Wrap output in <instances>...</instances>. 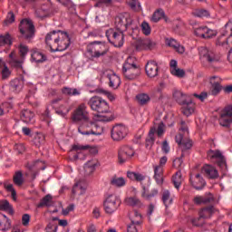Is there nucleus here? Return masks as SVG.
<instances>
[{"label":"nucleus","instance_id":"nucleus-1","mask_svg":"<svg viewBox=\"0 0 232 232\" xmlns=\"http://www.w3.org/2000/svg\"><path fill=\"white\" fill-rule=\"evenodd\" d=\"M88 105L92 111L98 112L97 117L100 122H111V121H113V112L110 110L108 102L102 97H92L88 102Z\"/></svg>","mask_w":232,"mask_h":232},{"label":"nucleus","instance_id":"nucleus-2","mask_svg":"<svg viewBox=\"0 0 232 232\" xmlns=\"http://www.w3.org/2000/svg\"><path fill=\"white\" fill-rule=\"evenodd\" d=\"M184 135H189V130H188V126H186V122L181 121L180 131L178 135H176L175 139L182 153L181 158H177L174 160L173 166L175 168H180L182 166V157H184V153L188 151V150H191V148H193V141H191V140L184 139Z\"/></svg>","mask_w":232,"mask_h":232},{"label":"nucleus","instance_id":"nucleus-3","mask_svg":"<svg viewBox=\"0 0 232 232\" xmlns=\"http://www.w3.org/2000/svg\"><path fill=\"white\" fill-rule=\"evenodd\" d=\"M123 77L128 81H135L140 76V67L137 65L135 57L129 56L122 65Z\"/></svg>","mask_w":232,"mask_h":232},{"label":"nucleus","instance_id":"nucleus-4","mask_svg":"<svg viewBox=\"0 0 232 232\" xmlns=\"http://www.w3.org/2000/svg\"><path fill=\"white\" fill-rule=\"evenodd\" d=\"M78 131L81 135H102V127L98 126L97 123L90 121V118L82 121V123L78 127Z\"/></svg>","mask_w":232,"mask_h":232},{"label":"nucleus","instance_id":"nucleus-5","mask_svg":"<svg viewBox=\"0 0 232 232\" xmlns=\"http://www.w3.org/2000/svg\"><path fill=\"white\" fill-rule=\"evenodd\" d=\"M198 55L202 63H208L209 64H215L220 61V55L208 47H199Z\"/></svg>","mask_w":232,"mask_h":232},{"label":"nucleus","instance_id":"nucleus-6","mask_svg":"<svg viewBox=\"0 0 232 232\" xmlns=\"http://www.w3.org/2000/svg\"><path fill=\"white\" fill-rule=\"evenodd\" d=\"M121 206V198L119 196L115 194H110L106 197L104 202H103V208L105 210V213L108 215H111L112 213H115L117 209H119Z\"/></svg>","mask_w":232,"mask_h":232},{"label":"nucleus","instance_id":"nucleus-7","mask_svg":"<svg viewBox=\"0 0 232 232\" xmlns=\"http://www.w3.org/2000/svg\"><path fill=\"white\" fill-rule=\"evenodd\" d=\"M20 34H22L23 37L26 39V41H30V39H34L35 35V26L34 25V22L30 19H24L20 22L19 26Z\"/></svg>","mask_w":232,"mask_h":232},{"label":"nucleus","instance_id":"nucleus-8","mask_svg":"<svg viewBox=\"0 0 232 232\" xmlns=\"http://www.w3.org/2000/svg\"><path fill=\"white\" fill-rule=\"evenodd\" d=\"M106 37L109 43L116 48H121L124 44V31L109 29L106 31Z\"/></svg>","mask_w":232,"mask_h":232},{"label":"nucleus","instance_id":"nucleus-9","mask_svg":"<svg viewBox=\"0 0 232 232\" xmlns=\"http://www.w3.org/2000/svg\"><path fill=\"white\" fill-rule=\"evenodd\" d=\"M131 23H133V20L130 14L125 13L123 14H120L115 18L116 30H119L120 32H126L128 30V26H131Z\"/></svg>","mask_w":232,"mask_h":232},{"label":"nucleus","instance_id":"nucleus-10","mask_svg":"<svg viewBox=\"0 0 232 232\" xmlns=\"http://www.w3.org/2000/svg\"><path fill=\"white\" fill-rule=\"evenodd\" d=\"M86 104L81 103L72 112V121L73 122H83L84 121H88L90 119V114L88 111H86Z\"/></svg>","mask_w":232,"mask_h":232},{"label":"nucleus","instance_id":"nucleus-11","mask_svg":"<svg viewBox=\"0 0 232 232\" xmlns=\"http://www.w3.org/2000/svg\"><path fill=\"white\" fill-rule=\"evenodd\" d=\"M216 44L218 46H224L228 51L227 60L232 63V35H230L228 38L226 37V34H223L221 36H219L216 42Z\"/></svg>","mask_w":232,"mask_h":232},{"label":"nucleus","instance_id":"nucleus-12","mask_svg":"<svg viewBox=\"0 0 232 232\" xmlns=\"http://www.w3.org/2000/svg\"><path fill=\"white\" fill-rule=\"evenodd\" d=\"M135 155V150L130 146H122L118 152V160L120 164H124L127 160H130L131 157Z\"/></svg>","mask_w":232,"mask_h":232},{"label":"nucleus","instance_id":"nucleus-13","mask_svg":"<svg viewBox=\"0 0 232 232\" xmlns=\"http://www.w3.org/2000/svg\"><path fill=\"white\" fill-rule=\"evenodd\" d=\"M232 122V106L226 107L220 113L219 124L223 128H229Z\"/></svg>","mask_w":232,"mask_h":232},{"label":"nucleus","instance_id":"nucleus-14","mask_svg":"<svg viewBox=\"0 0 232 232\" xmlns=\"http://www.w3.org/2000/svg\"><path fill=\"white\" fill-rule=\"evenodd\" d=\"M61 32L62 31H53L47 34V35L45 36V43L47 46H49L51 52H55V46H57V42L59 41V39H61V37H63Z\"/></svg>","mask_w":232,"mask_h":232},{"label":"nucleus","instance_id":"nucleus-15","mask_svg":"<svg viewBox=\"0 0 232 232\" xmlns=\"http://www.w3.org/2000/svg\"><path fill=\"white\" fill-rule=\"evenodd\" d=\"M128 135V128L122 124L115 125L111 130L112 140H122Z\"/></svg>","mask_w":232,"mask_h":232},{"label":"nucleus","instance_id":"nucleus-16","mask_svg":"<svg viewBox=\"0 0 232 232\" xmlns=\"http://www.w3.org/2000/svg\"><path fill=\"white\" fill-rule=\"evenodd\" d=\"M60 35L62 37L56 42L57 46L54 47V52H64V50H67L68 46L71 44L68 33L61 31Z\"/></svg>","mask_w":232,"mask_h":232},{"label":"nucleus","instance_id":"nucleus-17","mask_svg":"<svg viewBox=\"0 0 232 232\" xmlns=\"http://www.w3.org/2000/svg\"><path fill=\"white\" fill-rule=\"evenodd\" d=\"M155 48V42L150 39H139L136 42L137 50H153Z\"/></svg>","mask_w":232,"mask_h":232},{"label":"nucleus","instance_id":"nucleus-18","mask_svg":"<svg viewBox=\"0 0 232 232\" xmlns=\"http://www.w3.org/2000/svg\"><path fill=\"white\" fill-rule=\"evenodd\" d=\"M145 72L148 77H157L159 75V64H157V62L149 61L145 66Z\"/></svg>","mask_w":232,"mask_h":232},{"label":"nucleus","instance_id":"nucleus-19","mask_svg":"<svg viewBox=\"0 0 232 232\" xmlns=\"http://www.w3.org/2000/svg\"><path fill=\"white\" fill-rule=\"evenodd\" d=\"M10 61L9 64L11 67H13L14 70H19L24 73V70L23 69V64L24 63V58H17L14 57V53H11L9 54Z\"/></svg>","mask_w":232,"mask_h":232},{"label":"nucleus","instance_id":"nucleus-20","mask_svg":"<svg viewBox=\"0 0 232 232\" xmlns=\"http://www.w3.org/2000/svg\"><path fill=\"white\" fill-rule=\"evenodd\" d=\"M190 184L195 188V189H203L206 186V180L200 176V174H196L195 176H190Z\"/></svg>","mask_w":232,"mask_h":232},{"label":"nucleus","instance_id":"nucleus-21","mask_svg":"<svg viewBox=\"0 0 232 232\" xmlns=\"http://www.w3.org/2000/svg\"><path fill=\"white\" fill-rule=\"evenodd\" d=\"M181 106V111L185 117H189L190 115H193L195 113V102L191 101V99L188 100L185 103H183Z\"/></svg>","mask_w":232,"mask_h":232},{"label":"nucleus","instance_id":"nucleus-22","mask_svg":"<svg viewBox=\"0 0 232 232\" xmlns=\"http://www.w3.org/2000/svg\"><path fill=\"white\" fill-rule=\"evenodd\" d=\"M34 117L35 113L28 109L23 110L21 112V119L26 124H34L35 122Z\"/></svg>","mask_w":232,"mask_h":232},{"label":"nucleus","instance_id":"nucleus-23","mask_svg":"<svg viewBox=\"0 0 232 232\" xmlns=\"http://www.w3.org/2000/svg\"><path fill=\"white\" fill-rule=\"evenodd\" d=\"M154 179L160 186H162L164 182V168L162 166L154 165Z\"/></svg>","mask_w":232,"mask_h":232},{"label":"nucleus","instance_id":"nucleus-24","mask_svg":"<svg viewBox=\"0 0 232 232\" xmlns=\"http://www.w3.org/2000/svg\"><path fill=\"white\" fill-rule=\"evenodd\" d=\"M124 203L126 204V206H130V208H142V206H144L142 201H140V198H137V196L127 197L124 199Z\"/></svg>","mask_w":232,"mask_h":232},{"label":"nucleus","instance_id":"nucleus-25","mask_svg":"<svg viewBox=\"0 0 232 232\" xmlns=\"http://www.w3.org/2000/svg\"><path fill=\"white\" fill-rule=\"evenodd\" d=\"M215 198L212 194H208L206 196H196L193 198L194 204L200 206V204H211Z\"/></svg>","mask_w":232,"mask_h":232},{"label":"nucleus","instance_id":"nucleus-26","mask_svg":"<svg viewBox=\"0 0 232 232\" xmlns=\"http://www.w3.org/2000/svg\"><path fill=\"white\" fill-rule=\"evenodd\" d=\"M173 99L177 101L179 104H185L188 101H189L190 96L182 92V91L176 90L173 92Z\"/></svg>","mask_w":232,"mask_h":232},{"label":"nucleus","instance_id":"nucleus-27","mask_svg":"<svg viewBox=\"0 0 232 232\" xmlns=\"http://www.w3.org/2000/svg\"><path fill=\"white\" fill-rule=\"evenodd\" d=\"M202 171L208 179H218V170L211 165H205Z\"/></svg>","mask_w":232,"mask_h":232},{"label":"nucleus","instance_id":"nucleus-28","mask_svg":"<svg viewBox=\"0 0 232 232\" xmlns=\"http://www.w3.org/2000/svg\"><path fill=\"white\" fill-rule=\"evenodd\" d=\"M166 44L170 46V48H173L178 53L182 54L184 52H186V48L173 38L166 40Z\"/></svg>","mask_w":232,"mask_h":232},{"label":"nucleus","instance_id":"nucleus-29","mask_svg":"<svg viewBox=\"0 0 232 232\" xmlns=\"http://www.w3.org/2000/svg\"><path fill=\"white\" fill-rule=\"evenodd\" d=\"M70 103L68 102H63L59 107L55 109V112L57 115H60L61 117H66L68 113H70Z\"/></svg>","mask_w":232,"mask_h":232},{"label":"nucleus","instance_id":"nucleus-30","mask_svg":"<svg viewBox=\"0 0 232 232\" xmlns=\"http://www.w3.org/2000/svg\"><path fill=\"white\" fill-rule=\"evenodd\" d=\"M109 86L112 90H117L121 86V78L117 74H109Z\"/></svg>","mask_w":232,"mask_h":232},{"label":"nucleus","instance_id":"nucleus-31","mask_svg":"<svg viewBox=\"0 0 232 232\" xmlns=\"http://www.w3.org/2000/svg\"><path fill=\"white\" fill-rule=\"evenodd\" d=\"M136 101L140 106H146L150 104L151 98L148 93L142 92L136 95Z\"/></svg>","mask_w":232,"mask_h":232},{"label":"nucleus","instance_id":"nucleus-32","mask_svg":"<svg viewBox=\"0 0 232 232\" xmlns=\"http://www.w3.org/2000/svg\"><path fill=\"white\" fill-rule=\"evenodd\" d=\"M215 211H217V208L213 206L205 208L199 211V218H211V216Z\"/></svg>","mask_w":232,"mask_h":232},{"label":"nucleus","instance_id":"nucleus-33","mask_svg":"<svg viewBox=\"0 0 232 232\" xmlns=\"http://www.w3.org/2000/svg\"><path fill=\"white\" fill-rule=\"evenodd\" d=\"M130 224H134L136 226H140L142 224V215L140 212L134 210L130 215Z\"/></svg>","mask_w":232,"mask_h":232},{"label":"nucleus","instance_id":"nucleus-34","mask_svg":"<svg viewBox=\"0 0 232 232\" xmlns=\"http://www.w3.org/2000/svg\"><path fill=\"white\" fill-rule=\"evenodd\" d=\"M111 185L114 188H124L126 186V179L122 177L113 176L111 179Z\"/></svg>","mask_w":232,"mask_h":232},{"label":"nucleus","instance_id":"nucleus-35","mask_svg":"<svg viewBox=\"0 0 232 232\" xmlns=\"http://www.w3.org/2000/svg\"><path fill=\"white\" fill-rule=\"evenodd\" d=\"M155 133H157V129L152 127L149 131V139L146 140L145 146L148 150L151 149L155 142Z\"/></svg>","mask_w":232,"mask_h":232},{"label":"nucleus","instance_id":"nucleus-36","mask_svg":"<svg viewBox=\"0 0 232 232\" xmlns=\"http://www.w3.org/2000/svg\"><path fill=\"white\" fill-rule=\"evenodd\" d=\"M97 167V160H92L87 161L84 165V171L85 175H92L93 171H95V168Z\"/></svg>","mask_w":232,"mask_h":232},{"label":"nucleus","instance_id":"nucleus-37","mask_svg":"<svg viewBox=\"0 0 232 232\" xmlns=\"http://www.w3.org/2000/svg\"><path fill=\"white\" fill-rule=\"evenodd\" d=\"M127 177L130 180H136L137 182H142V180H146V176L140 172L127 171Z\"/></svg>","mask_w":232,"mask_h":232},{"label":"nucleus","instance_id":"nucleus-38","mask_svg":"<svg viewBox=\"0 0 232 232\" xmlns=\"http://www.w3.org/2000/svg\"><path fill=\"white\" fill-rule=\"evenodd\" d=\"M27 168L30 169V171H34V169H36L37 171L41 169H45L46 167L44 166V161L36 160L33 163H27Z\"/></svg>","mask_w":232,"mask_h":232},{"label":"nucleus","instance_id":"nucleus-39","mask_svg":"<svg viewBox=\"0 0 232 232\" xmlns=\"http://www.w3.org/2000/svg\"><path fill=\"white\" fill-rule=\"evenodd\" d=\"M51 206H53V198L48 194L40 201L37 208H51Z\"/></svg>","mask_w":232,"mask_h":232},{"label":"nucleus","instance_id":"nucleus-40","mask_svg":"<svg viewBox=\"0 0 232 232\" xmlns=\"http://www.w3.org/2000/svg\"><path fill=\"white\" fill-rule=\"evenodd\" d=\"M10 229V219L5 215H0V231Z\"/></svg>","mask_w":232,"mask_h":232},{"label":"nucleus","instance_id":"nucleus-41","mask_svg":"<svg viewBox=\"0 0 232 232\" xmlns=\"http://www.w3.org/2000/svg\"><path fill=\"white\" fill-rule=\"evenodd\" d=\"M31 58L34 63H44V61H46V56H44L41 52L35 50L33 51Z\"/></svg>","mask_w":232,"mask_h":232},{"label":"nucleus","instance_id":"nucleus-42","mask_svg":"<svg viewBox=\"0 0 232 232\" xmlns=\"http://www.w3.org/2000/svg\"><path fill=\"white\" fill-rule=\"evenodd\" d=\"M13 181L15 186L21 187L24 184V178H23V172L18 170L13 176Z\"/></svg>","mask_w":232,"mask_h":232},{"label":"nucleus","instance_id":"nucleus-43","mask_svg":"<svg viewBox=\"0 0 232 232\" xmlns=\"http://www.w3.org/2000/svg\"><path fill=\"white\" fill-rule=\"evenodd\" d=\"M10 84H11V90H13V92H21L23 90V86L24 83L23 80L14 79Z\"/></svg>","mask_w":232,"mask_h":232},{"label":"nucleus","instance_id":"nucleus-44","mask_svg":"<svg viewBox=\"0 0 232 232\" xmlns=\"http://www.w3.org/2000/svg\"><path fill=\"white\" fill-rule=\"evenodd\" d=\"M208 157L210 159H218L221 164H224V156L222 155V152L220 150H209L208 152Z\"/></svg>","mask_w":232,"mask_h":232},{"label":"nucleus","instance_id":"nucleus-45","mask_svg":"<svg viewBox=\"0 0 232 232\" xmlns=\"http://www.w3.org/2000/svg\"><path fill=\"white\" fill-rule=\"evenodd\" d=\"M108 53V47L104 44H101L97 50L94 52L92 57H102V55H106Z\"/></svg>","mask_w":232,"mask_h":232},{"label":"nucleus","instance_id":"nucleus-46","mask_svg":"<svg viewBox=\"0 0 232 232\" xmlns=\"http://www.w3.org/2000/svg\"><path fill=\"white\" fill-rule=\"evenodd\" d=\"M182 180H183L182 179V172H180V170H179L172 177V182H173L174 187L176 188V189H179V188H180V186L182 185Z\"/></svg>","mask_w":232,"mask_h":232},{"label":"nucleus","instance_id":"nucleus-47","mask_svg":"<svg viewBox=\"0 0 232 232\" xmlns=\"http://www.w3.org/2000/svg\"><path fill=\"white\" fill-rule=\"evenodd\" d=\"M163 204L168 208V206H171L173 204V198H171V194L169 190H164L162 195Z\"/></svg>","mask_w":232,"mask_h":232},{"label":"nucleus","instance_id":"nucleus-48","mask_svg":"<svg viewBox=\"0 0 232 232\" xmlns=\"http://www.w3.org/2000/svg\"><path fill=\"white\" fill-rule=\"evenodd\" d=\"M164 17V10L162 9H158L156 10L151 17L152 23H159L160 19Z\"/></svg>","mask_w":232,"mask_h":232},{"label":"nucleus","instance_id":"nucleus-49","mask_svg":"<svg viewBox=\"0 0 232 232\" xmlns=\"http://www.w3.org/2000/svg\"><path fill=\"white\" fill-rule=\"evenodd\" d=\"M0 75L2 81H6L10 79V76L12 75V71L8 68L7 65H5L1 71H0Z\"/></svg>","mask_w":232,"mask_h":232},{"label":"nucleus","instance_id":"nucleus-50","mask_svg":"<svg viewBox=\"0 0 232 232\" xmlns=\"http://www.w3.org/2000/svg\"><path fill=\"white\" fill-rule=\"evenodd\" d=\"M5 188L6 189V191L11 193V197H12L13 200L15 202V200H17V192L15 191V188H14V185L5 183Z\"/></svg>","mask_w":232,"mask_h":232},{"label":"nucleus","instance_id":"nucleus-51","mask_svg":"<svg viewBox=\"0 0 232 232\" xmlns=\"http://www.w3.org/2000/svg\"><path fill=\"white\" fill-rule=\"evenodd\" d=\"M170 73L175 77H179V79L186 77V72L184 69H180L179 67L174 70H170Z\"/></svg>","mask_w":232,"mask_h":232},{"label":"nucleus","instance_id":"nucleus-52","mask_svg":"<svg viewBox=\"0 0 232 232\" xmlns=\"http://www.w3.org/2000/svg\"><path fill=\"white\" fill-rule=\"evenodd\" d=\"M5 44H12V39L10 34H6L5 35H0V47L5 46Z\"/></svg>","mask_w":232,"mask_h":232},{"label":"nucleus","instance_id":"nucleus-53","mask_svg":"<svg viewBox=\"0 0 232 232\" xmlns=\"http://www.w3.org/2000/svg\"><path fill=\"white\" fill-rule=\"evenodd\" d=\"M127 5H129L131 10H134V11L140 10V4L137 0H127Z\"/></svg>","mask_w":232,"mask_h":232},{"label":"nucleus","instance_id":"nucleus-54","mask_svg":"<svg viewBox=\"0 0 232 232\" xmlns=\"http://www.w3.org/2000/svg\"><path fill=\"white\" fill-rule=\"evenodd\" d=\"M62 92L64 95H80L79 91L73 88L64 87Z\"/></svg>","mask_w":232,"mask_h":232},{"label":"nucleus","instance_id":"nucleus-55","mask_svg":"<svg viewBox=\"0 0 232 232\" xmlns=\"http://www.w3.org/2000/svg\"><path fill=\"white\" fill-rule=\"evenodd\" d=\"M208 81L211 86H218V85H220V82H222V79L217 75L210 76L208 78Z\"/></svg>","mask_w":232,"mask_h":232},{"label":"nucleus","instance_id":"nucleus-56","mask_svg":"<svg viewBox=\"0 0 232 232\" xmlns=\"http://www.w3.org/2000/svg\"><path fill=\"white\" fill-rule=\"evenodd\" d=\"M216 35H217L216 30L206 27L204 39H211L213 37H216Z\"/></svg>","mask_w":232,"mask_h":232},{"label":"nucleus","instance_id":"nucleus-57","mask_svg":"<svg viewBox=\"0 0 232 232\" xmlns=\"http://www.w3.org/2000/svg\"><path fill=\"white\" fill-rule=\"evenodd\" d=\"M206 28L207 26H201L195 29L194 34L197 35V37H201V39H204L206 34Z\"/></svg>","mask_w":232,"mask_h":232},{"label":"nucleus","instance_id":"nucleus-58","mask_svg":"<svg viewBox=\"0 0 232 232\" xmlns=\"http://www.w3.org/2000/svg\"><path fill=\"white\" fill-rule=\"evenodd\" d=\"M141 32L144 35H150V34H151V27H150V24H148V22H143L141 24Z\"/></svg>","mask_w":232,"mask_h":232},{"label":"nucleus","instance_id":"nucleus-59","mask_svg":"<svg viewBox=\"0 0 232 232\" xmlns=\"http://www.w3.org/2000/svg\"><path fill=\"white\" fill-rule=\"evenodd\" d=\"M220 92H222V85H211L210 95L217 96Z\"/></svg>","mask_w":232,"mask_h":232},{"label":"nucleus","instance_id":"nucleus-60","mask_svg":"<svg viewBox=\"0 0 232 232\" xmlns=\"http://www.w3.org/2000/svg\"><path fill=\"white\" fill-rule=\"evenodd\" d=\"M9 209H12V206L8 200L0 201V211H8Z\"/></svg>","mask_w":232,"mask_h":232},{"label":"nucleus","instance_id":"nucleus-61","mask_svg":"<svg viewBox=\"0 0 232 232\" xmlns=\"http://www.w3.org/2000/svg\"><path fill=\"white\" fill-rule=\"evenodd\" d=\"M196 17H209V12L206 9H198L194 13Z\"/></svg>","mask_w":232,"mask_h":232},{"label":"nucleus","instance_id":"nucleus-62","mask_svg":"<svg viewBox=\"0 0 232 232\" xmlns=\"http://www.w3.org/2000/svg\"><path fill=\"white\" fill-rule=\"evenodd\" d=\"M19 52H20V58L24 59V57H26V55L28 54V46L24 44H20Z\"/></svg>","mask_w":232,"mask_h":232},{"label":"nucleus","instance_id":"nucleus-63","mask_svg":"<svg viewBox=\"0 0 232 232\" xmlns=\"http://www.w3.org/2000/svg\"><path fill=\"white\" fill-rule=\"evenodd\" d=\"M44 136L41 133L37 134L34 137V144H36V146H40V144H44Z\"/></svg>","mask_w":232,"mask_h":232},{"label":"nucleus","instance_id":"nucleus-64","mask_svg":"<svg viewBox=\"0 0 232 232\" xmlns=\"http://www.w3.org/2000/svg\"><path fill=\"white\" fill-rule=\"evenodd\" d=\"M46 232H57V225L49 223L45 228Z\"/></svg>","mask_w":232,"mask_h":232}]
</instances>
